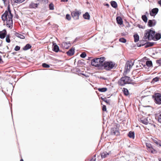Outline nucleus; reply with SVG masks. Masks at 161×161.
I'll list each match as a JSON object with an SVG mask.
<instances>
[{
	"mask_svg": "<svg viewBox=\"0 0 161 161\" xmlns=\"http://www.w3.org/2000/svg\"><path fill=\"white\" fill-rule=\"evenodd\" d=\"M107 90V89L106 87H103L102 88H98V90L100 92H104L106 91Z\"/></svg>",
	"mask_w": 161,
	"mask_h": 161,
	"instance_id": "2f4dec72",
	"label": "nucleus"
},
{
	"mask_svg": "<svg viewBox=\"0 0 161 161\" xmlns=\"http://www.w3.org/2000/svg\"><path fill=\"white\" fill-rule=\"evenodd\" d=\"M123 91L125 95L127 96L129 95V93L128 89L126 88H123Z\"/></svg>",
	"mask_w": 161,
	"mask_h": 161,
	"instance_id": "473e14b6",
	"label": "nucleus"
},
{
	"mask_svg": "<svg viewBox=\"0 0 161 161\" xmlns=\"http://www.w3.org/2000/svg\"><path fill=\"white\" fill-rule=\"evenodd\" d=\"M153 45H154V43L148 42L146 44L145 47H152V46H153Z\"/></svg>",
	"mask_w": 161,
	"mask_h": 161,
	"instance_id": "7c9ffc66",
	"label": "nucleus"
},
{
	"mask_svg": "<svg viewBox=\"0 0 161 161\" xmlns=\"http://www.w3.org/2000/svg\"><path fill=\"white\" fill-rule=\"evenodd\" d=\"M7 34V31L5 30H4L2 31H0V38L3 39L5 37Z\"/></svg>",
	"mask_w": 161,
	"mask_h": 161,
	"instance_id": "4468645a",
	"label": "nucleus"
},
{
	"mask_svg": "<svg viewBox=\"0 0 161 161\" xmlns=\"http://www.w3.org/2000/svg\"><path fill=\"white\" fill-rule=\"evenodd\" d=\"M41 2L43 3H47L48 2V0H41Z\"/></svg>",
	"mask_w": 161,
	"mask_h": 161,
	"instance_id": "de8ad7c7",
	"label": "nucleus"
},
{
	"mask_svg": "<svg viewBox=\"0 0 161 161\" xmlns=\"http://www.w3.org/2000/svg\"><path fill=\"white\" fill-rule=\"evenodd\" d=\"M155 31L151 30H148L144 34V38L145 39H148L149 40L153 39L155 38L156 40H159L161 37L160 33H156L155 36Z\"/></svg>",
	"mask_w": 161,
	"mask_h": 161,
	"instance_id": "f03ea898",
	"label": "nucleus"
},
{
	"mask_svg": "<svg viewBox=\"0 0 161 161\" xmlns=\"http://www.w3.org/2000/svg\"><path fill=\"white\" fill-rule=\"evenodd\" d=\"M2 62H3L2 59L1 58V57H0V64L2 63Z\"/></svg>",
	"mask_w": 161,
	"mask_h": 161,
	"instance_id": "8fccbe9b",
	"label": "nucleus"
},
{
	"mask_svg": "<svg viewBox=\"0 0 161 161\" xmlns=\"http://www.w3.org/2000/svg\"><path fill=\"white\" fill-rule=\"evenodd\" d=\"M52 48L53 51L56 52H58L59 50V47L54 42L53 43Z\"/></svg>",
	"mask_w": 161,
	"mask_h": 161,
	"instance_id": "2eb2a0df",
	"label": "nucleus"
},
{
	"mask_svg": "<svg viewBox=\"0 0 161 161\" xmlns=\"http://www.w3.org/2000/svg\"><path fill=\"white\" fill-rule=\"evenodd\" d=\"M20 47L18 46H16L15 47L14 49L16 51H18L19 50H20Z\"/></svg>",
	"mask_w": 161,
	"mask_h": 161,
	"instance_id": "c03bdc74",
	"label": "nucleus"
},
{
	"mask_svg": "<svg viewBox=\"0 0 161 161\" xmlns=\"http://www.w3.org/2000/svg\"><path fill=\"white\" fill-rule=\"evenodd\" d=\"M116 20L118 24L120 25L122 24L123 21L121 17L119 16L117 17L116 18Z\"/></svg>",
	"mask_w": 161,
	"mask_h": 161,
	"instance_id": "6ab92c4d",
	"label": "nucleus"
},
{
	"mask_svg": "<svg viewBox=\"0 0 161 161\" xmlns=\"http://www.w3.org/2000/svg\"><path fill=\"white\" fill-rule=\"evenodd\" d=\"M146 146L147 149L149 152L153 153H157L156 151L153 147L151 144L149 143H146Z\"/></svg>",
	"mask_w": 161,
	"mask_h": 161,
	"instance_id": "1a4fd4ad",
	"label": "nucleus"
},
{
	"mask_svg": "<svg viewBox=\"0 0 161 161\" xmlns=\"http://www.w3.org/2000/svg\"><path fill=\"white\" fill-rule=\"evenodd\" d=\"M37 0L31 2L29 5V7L30 8H36L40 5V2Z\"/></svg>",
	"mask_w": 161,
	"mask_h": 161,
	"instance_id": "0eeeda50",
	"label": "nucleus"
},
{
	"mask_svg": "<svg viewBox=\"0 0 161 161\" xmlns=\"http://www.w3.org/2000/svg\"><path fill=\"white\" fill-rule=\"evenodd\" d=\"M141 45H140L139 46V47H141Z\"/></svg>",
	"mask_w": 161,
	"mask_h": 161,
	"instance_id": "052dcab7",
	"label": "nucleus"
},
{
	"mask_svg": "<svg viewBox=\"0 0 161 161\" xmlns=\"http://www.w3.org/2000/svg\"><path fill=\"white\" fill-rule=\"evenodd\" d=\"M142 18L145 22L146 23L147 22V18L146 15H142Z\"/></svg>",
	"mask_w": 161,
	"mask_h": 161,
	"instance_id": "72a5a7b5",
	"label": "nucleus"
},
{
	"mask_svg": "<svg viewBox=\"0 0 161 161\" xmlns=\"http://www.w3.org/2000/svg\"><path fill=\"white\" fill-rule=\"evenodd\" d=\"M152 140L153 142L156 143L157 145H159V146H161V145L160 143V141L156 138H155L154 139H153Z\"/></svg>",
	"mask_w": 161,
	"mask_h": 161,
	"instance_id": "b1692460",
	"label": "nucleus"
},
{
	"mask_svg": "<svg viewBox=\"0 0 161 161\" xmlns=\"http://www.w3.org/2000/svg\"><path fill=\"white\" fill-rule=\"evenodd\" d=\"M134 62L132 61H128L125 64V68L126 72L129 71L134 64Z\"/></svg>",
	"mask_w": 161,
	"mask_h": 161,
	"instance_id": "9b49d317",
	"label": "nucleus"
},
{
	"mask_svg": "<svg viewBox=\"0 0 161 161\" xmlns=\"http://www.w3.org/2000/svg\"><path fill=\"white\" fill-rule=\"evenodd\" d=\"M70 45V43L69 42H63L62 43V45L64 46V47L66 49L68 48L69 47Z\"/></svg>",
	"mask_w": 161,
	"mask_h": 161,
	"instance_id": "aec40b11",
	"label": "nucleus"
},
{
	"mask_svg": "<svg viewBox=\"0 0 161 161\" xmlns=\"http://www.w3.org/2000/svg\"><path fill=\"white\" fill-rule=\"evenodd\" d=\"M31 47V46L29 44H27L23 48V50L25 51L27 50L30 49Z\"/></svg>",
	"mask_w": 161,
	"mask_h": 161,
	"instance_id": "4be33fe9",
	"label": "nucleus"
},
{
	"mask_svg": "<svg viewBox=\"0 0 161 161\" xmlns=\"http://www.w3.org/2000/svg\"><path fill=\"white\" fill-rule=\"evenodd\" d=\"M77 38H76L75 39V41H77Z\"/></svg>",
	"mask_w": 161,
	"mask_h": 161,
	"instance_id": "4d7b16f0",
	"label": "nucleus"
},
{
	"mask_svg": "<svg viewBox=\"0 0 161 161\" xmlns=\"http://www.w3.org/2000/svg\"><path fill=\"white\" fill-rule=\"evenodd\" d=\"M14 2L16 3H21L24 2L25 0H14Z\"/></svg>",
	"mask_w": 161,
	"mask_h": 161,
	"instance_id": "79ce46f5",
	"label": "nucleus"
},
{
	"mask_svg": "<svg viewBox=\"0 0 161 161\" xmlns=\"http://www.w3.org/2000/svg\"><path fill=\"white\" fill-rule=\"evenodd\" d=\"M81 12L79 11L75 10L71 12V15L75 19H79V16Z\"/></svg>",
	"mask_w": 161,
	"mask_h": 161,
	"instance_id": "9d476101",
	"label": "nucleus"
},
{
	"mask_svg": "<svg viewBox=\"0 0 161 161\" xmlns=\"http://www.w3.org/2000/svg\"><path fill=\"white\" fill-rule=\"evenodd\" d=\"M146 64L147 66L149 67H153L152 62L151 61H147L146 62Z\"/></svg>",
	"mask_w": 161,
	"mask_h": 161,
	"instance_id": "c85d7f7f",
	"label": "nucleus"
},
{
	"mask_svg": "<svg viewBox=\"0 0 161 161\" xmlns=\"http://www.w3.org/2000/svg\"><path fill=\"white\" fill-rule=\"evenodd\" d=\"M49 8L50 9L52 10H53L54 9L53 4L52 3L50 4L49 5Z\"/></svg>",
	"mask_w": 161,
	"mask_h": 161,
	"instance_id": "4c0bfd02",
	"label": "nucleus"
},
{
	"mask_svg": "<svg viewBox=\"0 0 161 161\" xmlns=\"http://www.w3.org/2000/svg\"><path fill=\"white\" fill-rule=\"evenodd\" d=\"M86 56V54L85 53L83 52L80 55V57L82 58H85Z\"/></svg>",
	"mask_w": 161,
	"mask_h": 161,
	"instance_id": "a19ab883",
	"label": "nucleus"
},
{
	"mask_svg": "<svg viewBox=\"0 0 161 161\" xmlns=\"http://www.w3.org/2000/svg\"><path fill=\"white\" fill-rule=\"evenodd\" d=\"M82 75H84V74H82Z\"/></svg>",
	"mask_w": 161,
	"mask_h": 161,
	"instance_id": "e2e57ef3",
	"label": "nucleus"
},
{
	"mask_svg": "<svg viewBox=\"0 0 161 161\" xmlns=\"http://www.w3.org/2000/svg\"><path fill=\"white\" fill-rule=\"evenodd\" d=\"M102 110L103 111H106L107 110L106 106L103 105V106Z\"/></svg>",
	"mask_w": 161,
	"mask_h": 161,
	"instance_id": "49530a36",
	"label": "nucleus"
},
{
	"mask_svg": "<svg viewBox=\"0 0 161 161\" xmlns=\"http://www.w3.org/2000/svg\"><path fill=\"white\" fill-rule=\"evenodd\" d=\"M145 66V64H143L142 63H139L138 65H136V67L139 68L138 69H139L142 68L143 67H144Z\"/></svg>",
	"mask_w": 161,
	"mask_h": 161,
	"instance_id": "a878e982",
	"label": "nucleus"
},
{
	"mask_svg": "<svg viewBox=\"0 0 161 161\" xmlns=\"http://www.w3.org/2000/svg\"><path fill=\"white\" fill-rule=\"evenodd\" d=\"M101 99H102V100L103 101L105 102L107 104H110V101L109 100H107L106 98V97H104V98L101 97Z\"/></svg>",
	"mask_w": 161,
	"mask_h": 161,
	"instance_id": "f704fd0d",
	"label": "nucleus"
},
{
	"mask_svg": "<svg viewBox=\"0 0 161 161\" xmlns=\"http://www.w3.org/2000/svg\"><path fill=\"white\" fill-rule=\"evenodd\" d=\"M108 155L109 153H108L107 152H104L101 153V157L103 158H104Z\"/></svg>",
	"mask_w": 161,
	"mask_h": 161,
	"instance_id": "cd10ccee",
	"label": "nucleus"
},
{
	"mask_svg": "<svg viewBox=\"0 0 161 161\" xmlns=\"http://www.w3.org/2000/svg\"><path fill=\"white\" fill-rule=\"evenodd\" d=\"M158 3L161 6V0H159L158 2Z\"/></svg>",
	"mask_w": 161,
	"mask_h": 161,
	"instance_id": "09e8293b",
	"label": "nucleus"
},
{
	"mask_svg": "<svg viewBox=\"0 0 161 161\" xmlns=\"http://www.w3.org/2000/svg\"><path fill=\"white\" fill-rule=\"evenodd\" d=\"M156 23V21L155 19L149 20L148 22V25L150 27L155 26Z\"/></svg>",
	"mask_w": 161,
	"mask_h": 161,
	"instance_id": "ddd939ff",
	"label": "nucleus"
},
{
	"mask_svg": "<svg viewBox=\"0 0 161 161\" xmlns=\"http://www.w3.org/2000/svg\"><path fill=\"white\" fill-rule=\"evenodd\" d=\"M155 103L158 104H161V94L159 93H155L153 96Z\"/></svg>",
	"mask_w": 161,
	"mask_h": 161,
	"instance_id": "423d86ee",
	"label": "nucleus"
},
{
	"mask_svg": "<svg viewBox=\"0 0 161 161\" xmlns=\"http://www.w3.org/2000/svg\"><path fill=\"white\" fill-rule=\"evenodd\" d=\"M83 16L84 18L86 19H89L90 18V15L88 12L86 13L83 14Z\"/></svg>",
	"mask_w": 161,
	"mask_h": 161,
	"instance_id": "5701e85b",
	"label": "nucleus"
},
{
	"mask_svg": "<svg viewBox=\"0 0 161 161\" xmlns=\"http://www.w3.org/2000/svg\"><path fill=\"white\" fill-rule=\"evenodd\" d=\"M4 3L6 1V0H2Z\"/></svg>",
	"mask_w": 161,
	"mask_h": 161,
	"instance_id": "6e6d98bb",
	"label": "nucleus"
},
{
	"mask_svg": "<svg viewBox=\"0 0 161 161\" xmlns=\"http://www.w3.org/2000/svg\"><path fill=\"white\" fill-rule=\"evenodd\" d=\"M16 36L22 39H24L25 38V36L19 33L16 32L15 34Z\"/></svg>",
	"mask_w": 161,
	"mask_h": 161,
	"instance_id": "393cba45",
	"label": "nucleus"
},
{
	"mask_svg": "<svg viewBox=\"0 0 161 161\" xmlns=\"http://www.w3.org/2000/svg\"><path fill=\"white\" fill-rule=\"evenodd\" d=\"M134 42H137L139 40V37L137 34H135L134 36Z\"/></svg>",
	"mask_w": 161,
	"mask_h": 161,
	"instance_id": "c756f323",
	"label": "nucleus"
},
{
	"mask_svg": "<svg viewBox=\"0 0 161 161\" xmlns=\"http://www.w3.org/2000/svg\"><path fill=\"white\" fill-rule=\"evenodd\" d=\"M115 64L112 62H105L103 67L105 69L109 70L114 67Z\"/></svg>",
	"mask_w": 161,
	"mask_h": 161,
	"instance_id": "39448f33",
	"label": "nucleus"
},
{
	"mask_svg": "<svg viewBox=\"0 0 161 161\" xmlns=\"http://www.w3.org/2000/svg\"><path fill=\"white\" fill-rule=\"evenodd\" d=\"M106 5L107 6H109V4H106Z\"/></svg>",
	"mask_w": 161,
	"mask_h": 161,
	"instance_id": "5fc2aeb1",
	"label": "nucleus"
},
{
	"mask_svg": "<svg viewBox=\"0 0 161 161\" xmlns=\"http://www.w3.org/2000/svg\"><path fill=\"white\" fill-rule=\"evenodd\" d=\"M20 161H23V159H21L20 160Z\"/></svg>",
	"mask_w": 161,
	"mask_h": 161,
	"instance_id": "13d9d810",
	"label": "nucleus"
},
{
	"mask_svg": "<svg viewBox=\"0 0 161 161\" xmlns=\"http://www.w3.org/2000/svg\"><path fill=\"white\" fill-rule=\"evenodd\" d=\"M158 160L159 161H161V158H158Z\"/></svg>",
	"mask_w": 161,
	"mask_h": 161,
	"instance_id": "864d4df0",
	"label": "nucleus"
},
{
	"mask_svg": "<svg viewBox=\"0 0 161 161\" xmlns=\"http://www.w3.org/2000/svg\"><path fill=\"white\" fill-rule=\"evenodd\" d=\"M2 46V44H0V47Z\"/></svg>",
	"mask_w": 161,
	"mask_h": 161,
	"instance_id": "bf43d9fd",
	"label": "nucleus"
},
{
	"mask_svg": "<svg viewBox=\"0 0 161 161\" xmlns=\"http://www.w3.org/2000/svg\"><path fill=\"white\" fill-rule=\"evenodd\" d=\"M94 156L96 157V155H94Z\"/></svg>",
	"mask_w": 161,
	"mask_h": 161,
	"instance_id": "0e129e2a",
	"label": "nucleus"
},
{
	"mask_svg": "<svg viewBox=\"0 0 161 161\" xmlns=\"http://www.w3.org/2000/svg\"><path fill=\"white\" fill-rule=\"evenodd\" d=\"M158 8H155L152 9L150 12V14L151 16H154L155 15L158 13Z\"/></svg>",
	"mask_w": 161,
	"mask_h": 161,
	"instance_id": "f8f14e48",
	"label": "nucleus"
},
{
	"mask_svg": "<svg viewBox=\"0 0 161 161\" xmlns=\"http://www.w3.org/2000/svg\"><path fill=\"white\" fill-rule=\"evenodd\" d=\"M13 15L11 13L9 6L8 7V10L6 11L2 16V19L4 21H6V25L7 27L11 29L13 27Z\"/></svg>",
	"mask_w": 161,
	"mask_h": 161,
	"instance_id": "f257e3e1",
	"label": "nucleus"
},
{
	"mask_svg": "<svg viewBox=\"0 0 161 161\" xmlns=\"http://www.w3.org/2000/svg\"><path fill=\"white\" fill-rule=\"evenodd\" d=\"M155 117L158 119V122L161 123V110L159 111L158 113L156 114Z\"/></svg>",
	"mask_w": 161,
	"mask_h": 161,
	"instance_id": "dca6fc26",
	"label": "nucleus"
},
{
	"mask_svg": "<svg viewBox=\"0 0 161 161\" xmlns=\"http://www.w3.org/2000/svg\"><path fill=\"white\" fill-rule=\"evenodd\" d=\"M157 67V66H156V67H155V68H156Z\"/></svg>",
	"mask_w": 161,
	"mask_h": 161,
	"instance_id": "680f3d73",
	"label": "nucleus"
},
{
	"mask_svg": "<svg viewBox=\"0 0 161 161\" xmlns=\"http://www.w3.org/2000/svg\"><path fill=\"white\" fill-rule=\"evenodd\" d=\"M140 122L145 125H147L148 123V121L147 118H142L140 119Z\"/></svg>",
	"mask_w": 161,
	"mask_h": 161,
	"instance_id": "a211bd4d",
	"label": "nucleus"
},
{
	"mask_svg": "<svg viewBox=\"0 0 161 161\" xmlns=\"http://www.w3.org/2000/svg\"><path fill=\"white\" fill-rule=\"evenodd\" d=\"M6 42L8 43L10 42V35H7L6 36Z\"/></svg>",
	"mask_w": 161,
	"mask_h": 161,
	"instance_id": "c9c22d12",
	"label": "nucleus"
},
{
	"mask_svg": "<svg viewBox=\"0 0 161 161\" xmlns=\"http://www.w3.org/2000/svg\"><path fill=\"white\" fill-rule=\"evenodd\" d=\"M137 26L139 28H142V26L138 24L137 25Z\"/></svg>",
	"mask_w": 161,
	"mask_h": 161,
	"instance_id": "3c124183",
	"label": "nucleus"
},
{
	"mask_svg": "<svg viewBox=\"0 0 161 161\" xmlns=\"http://www.w3.org/2000/svg\"><path fill=\"white\" fill-rule=\"evenodd\" d=\"M128 136L129 137L134 139L135 137L134 132L131 131H130L128 134Z\"/></svg>",
	"mask_w": 161,
	"mask_h": 161,
	"instance_id": "412c9836",
	"label": "nucleus"
},
{
	"mask_svg": "<svg viewBox=\"0 0 161 161\" xmlns=\"http://www.w3.org/2000/svg\"><path fill=\"white\" fill-rule=\"evenodd\" d=\"M68 0H61L62 2H67Z\"/></svg>",
	"mask_w": 161,
	"mask_h": 161,
	"instance_id": "603ef678",
	"label": "nucleus"
},
{
	"mask_svg": "<svg viewBox=\"0 0 161 161\" xmlns=\"http://www.w3.org/2000/svg\"><path fill=\"white\" fill-rule=\"evenodd\" d=\"M75 49L74 48H72L66 52L67 55L71 56L73 55L74 53Z\"/></svg>",
	"mask_w": 161,
	"mask_h": 161,
	"instance_id": "f3484780",
	"label": "nucleus"
},
{
	"mask_svg": "<svg viewBox=\"0 0 161 161\" xmlns=\"http://www.w3.org/2000/svg\"><path fill=\"white\" fill-rule=\"evenodd\" d=\"M42 66L44 68H48L50 67V66L49 65L47 64L46 63L43 64Z\"/></svg>",
	"mask_w": 161,
	"mask_h": 161,
	"instance_id": "ea45409f",
	"label": "nucleus"
},
{
	"mask_svg": "<svg viewBox=\"0 0 161 161\" xmlns=\"http://www.w3.org/2000/svg\"><path fill=\"white\" fill-rule=\"evenodd\" d=\"M118 125H116L114 127L112 128L111 129V133L112 135H114L118 136L119 135V129Z\"/></svg>",
	"mask_w": 161,
	"mask_h": 161,
	"instance_id": "6e6552de",
	"label": "nucleus"
},
{
	"mask_svg": "<svg viewBox=\"0 0 161 161\" xmlns=\"http://www.w3.org/2000/svg\"><path fill=\"white\" fill-rule=\"evenodd\" d=\"M66 19L69 20L71 19V17L69 14H67L66 16Z\"/></svg>",
	"mask_w": 161,
	"mask_h": 161,
	"instance_id": "37998d69",
	"label": "nucleus"
},
{
	"mask_svg": "<svg viewBox=\"0 0 161 161\" xmlns=\"http://www.w3.org/2000/svg\"><path fill=\"white\" fill-rule=\"evenodd\" d=\"M111 6L114 8H116L117 7V4L116 2L112 1L111 2Z\"/></svg>",
	"mask_w": 161,
	"mask_h": 161,
	"instance_id": "bb28decb",
	"label": "nucleus"
},
{
	"mask_svg": "<svg viewBox=\"0 0 161 161\" xmlns=\"http://www.w3.org/2000/svg\"><path fill=\"white\" fill-rule=\"evenodd\" d=\"M132 80L129 77L125 76L121 78L119 80L118 84L121 86H124L126 84H130Z\"/></svg>",
	"mask_w": 161,
	"mask_h": 161,
	"instance_id": "20e7f679",
	"label": "nucleus"
},
{
	"mask_svg": "<svg viewBox=\"0 0 161 161\" xmlns=\"http://www.w3.org/2000/svg\"><path fill=\"white\" fill-rule=\"evenodd\" d=\"M156 63L158 64V66L161 65V60H158L156 61Z\"/></svg>",
	"mask_w": 161,
	"mask_h": 161,
	"instance_id": "a18cd8bd",
	"label": "nucleus"
},
{
	"mask_svg": "<svg viewBox=\"0 0 161 161\" xmlns=\"http://www.w3.org/2000/svg\"><path fill=\"white\" fill-rule=\"evenodd\" d=\"M159 78L158 77H156L154 78H153L152 80V82H155L157 81H158L159 80Z\"/></svg>",
	"mask_w": 161,
	"mask_h": 161,
	"instance_id": "58836bf2",
	"label": "nucleus"
},
{
	"mask_svg": "<svg viewBox=\"0 0 161 161\" xmlns=\"http://www.w3.org/2000/svg\"><path fill=\"white\" fill-rule=\"evenodd\" d=\"M105 60V58L104 57L95 58L92 60L91 64L92 66L101 68L103 67Z\"/></svg>",
	"mask_w": 161,
	"mask_h": 161,
	"instance_id": "7ed1b4c3",
	"label": "nucleus"
},
{
	"mask_svg": "<svg viewBox=\"0 0 161 161\" xmlns=\"http://www.w3.org/2000/svg\"><path fill=\"white\" fill-rule=\"evenodd\" d=\"M119 41L121 42L124 43L126 42V40L124 38H121L119 39Z\"/></svg>",
	"mask_w": 161,
	"mask_h": 161,
	"instance_id": "e433bc0d",
	"label": "nucleus"
}]
</instances>
